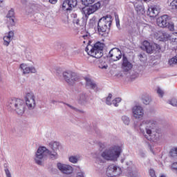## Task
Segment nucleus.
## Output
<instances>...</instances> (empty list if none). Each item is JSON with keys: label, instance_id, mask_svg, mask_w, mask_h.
Wrapping results in <instances>:
<instances>
[{"label": "nucleus", "instance_id": "42", "mask_svg": "<svg viewBox=\"0 0 177 177\" xmlns=\"http://www.w3.org/2000/svg\"><path fill=\"white\" fill-rule=\"evenodd\" d=\"M4 172L6 174V177H12V173L10 172V170L8 167H6L4 169Z\"/></svg>", "mask_w": 177, "mask_h": 177}, {"label": "nucleus", "instance_id": "24", "mask_svg": "<svg viewBox=\"0 0 177 177\" xmlns=\"http://www.w3.org/2000/svg\"><path fill=\"white\" fill-rule=\"evenodd\" d=\"M122 66L123 67H132V64L128 61V58L123 55L122 57Z\"/></svg>", "mask_w": 177, "mask_h": 177}, {"label": "nucleus", "instance_id": "14", "mask_svg": "<svg viewBox=\"0 0 177 177\" xmlns=\"http://www.w3.org/2000/svg\"><path fill=\"white\" fill-rule=\"evenodd\" d=\"M84 80L86 82V88L93 89L95 92H99V87L95 81L92 80V77L89 75L84 77Z\"/></svg>", "mask_w": 177, "mask_h": 177}, {"label": "nucleus", "instance_id": "32", "mask_svg": "<svg viewBox=\"0 0 177 177\" xmlns=\"http://www.w3.org/2000/svg\"><path fill=\"white\" fill-rule=\"evenodd\" d=\"M112 97L113 95L111 93H109L106 98V104H107L108 106H111V104H113V102H111Z\"/></svg>", "mask_w": 177, "mask_h": 177}, {"label": "nucleus", "instance_id": "59", "mask_svg": "<svg viewBox=\"0 0 177 177\" xmlns=\"http://www.w3.org/2000/svg\"><path fill=\"white\" fill-rule=\"evenodd\" d=\"M102 68H107V67H104V68L102 67Z\"/></svg>", "mask_w": 177, "mask_h": 177}, {"label": "nucleus", "instance_id": "25", "mask_svg": "<svg viewBox=\"0 0 177 177\" xmlns=\"http://www.w3.org/2000/svg\"><path fill=\"white\" fill-rule=\"evenodd\" d=\"M169 9L172 12H177V0H173L170 3Z\"/></svg>", "mask_w": 177, "mask_h": 177}, {"label": "nucleus", "instance_id": "1", "mask_svg": "<svg viewBox=\"0 0 177 177\" xmlns=\"http://www.w3.org/2000/svg\"><path fill=\"white\" fill-rule=\"evenodd\" d=\"M156 71L153 67H121L119 70L117 68H111L109 73L113 78H122L125 81H135L139 75L149 74Z\"/></svg>", "mask_w": 177, "mask_h": 177}, {"label": "nucleus", "instance_id": "18", "mask_svg": "<svg viewBox=\"0 0 177 177\" xmlns=\"http://www.w3.org/2000/svg\"><path fill=\"white\" fill-rule=\"evenodd\" d=\"M160 9L161 8H160V6H151L149 7L147 15L149 17H156V16H158Z\"/></svg>", "mask_w": 177, "mask_h": 177}, {"label": "nucleus", "instance_id": "27", "mask_svg": "<svg viewBox=\"0 0 177 177\" xmlns=\"http://www.w3.org/2000/svg\"><path fill=\"white\" fill-rule=\"evenodd\" d=\"M63 10H66L68 12V10H71V7H70V4L68 3V0H65L62 4Z\"/></svg>", "mask_w": 177, "mask_h": 177}, {"label": "nucleus", "instance_id": "50", "mask_svg": "<svg viewBox=\"0 0 177 177\" xmlns=\"http://www.w3.org/2000/svg\"><path fill=\"white\" fill-rule=\"evenodd\" d=\"M115 21H116V26L117 27H120V19L115 17Z\"/></svg>", "mask_w": 177, "mask_h": 177}, {"label": "nucleus", "instance_id": "30", "mask_svg": "<svg viewBox=\"0 0 177 177\" xmlns=\"http://www.w3.org/2000/svg\"><path fill=\"white\" fill-rule=\"evenodd\" d=\"M121 120L124 125H129V123L131 122V119L127 115H122Z\"/></svg>", "mask_w": 177, "mask_h": 177}, {"label": "nucleus", "instance_id": "21", "mask_svg": "<svg viewBox=\"0 0 177 177\" xmlns=\"http://www.w3.org/2000/svg\"><path fill=\"white\" fill-rule=\"evenodd\" d=\"M22 74H30V73H37V69L34 67H21Z\"/></svg>", "mask_w": 177, "mask_h": 177}, {"label": "nucleus", "instance_id": "39", "mask_svg": "<svg viewBox=\"0 0 177 177\" xmlns=\"http://www.w3.org/2000/svg\"><path fill=\"white\" fill-rule=\"evenodd\" d=\"M169 64H170V66H172V64H177V55L169 60Z\"/></svg>", "mask_w": 177, "mask_h": 177}, {"label": "nucleus", "instance_id": "53", "mask_svg": "<svg viewBox=\"0 0 177 177\" xmlns=\"http://www.w3.org/2000/svg\"><path fill=\"white\" fill-rule=\"evenodd\" d=\"M73 22L75 24H77V26H80V19H74Z\"/></svg>", "mask_w": 177, "mask_h": 177}, {"label": "nucleus", "instance_id": "45", "mask_svg": "<svg viewBox=\"0 0 177 177\" xmlns=\"http://www.w3.org/2000/svg\"><path fill=\"white\" fill-rule=\"evenodd\" d=\"M149 175L151 177H156V171H154V169H150L149 171Z\"/></svg>", "mask_w": 177, "mask_h": 177}, {"label": "nucleus", "instance_id": "56", "mask_svg": "<svg viewBox=\"0 0 177 177\" xmlns=\"http://www.w3.org/2000/svg\"><path fill=\"white\" fill-rule=\"evenodd\" d=\"M159 37H158L159 39H160V38L161 39H162V37H161V35H162V33H161V32H159Z\"/></svg>", "mask_w": 177, "mask_h": 177}, {"label": "nucleus", "instance_id": "51", "mask_svg": "<svg viewBox=\"0 0 177 177\" xmlns=\"http://www.w3.org/2000/svg\"><path fill=\"white\" fill-rule=\"evenodd\" d=\"M50 3H52L53 5H55V3H57V0H48Z\"/></svg>", "mask_w": 177, "mask_h": 177}, {"label": "nucleus", "instance_id": "40", "mask_svg": "<svg viewBox=\"0 0 177 177\" xmlns=\"http://www.w3.org/2000/svg\"><path fill=\"white\" fill-rule=\"evenodd\" d=\"M88 24L90 27H93L96 24V18L93 17L90 19Z\"/></svg>", "mask_w": 177, "mask_h": 177}, {"label": "nucleus", "instance_id": "23", "mask_svg": "<svg viewBox=\"0 0 177 177\" xmlns=\"http://www.w3.org/2000/svg\"><path fill=\"white\" fill-rule=\"evenodd\" d=\"M169 154L171 158H175L177 160V147H173L170 149Z\"/></svg>", "mask_w": 177, "mask_h": 177}, {"label": "nucleus", "instance_id": "10", "mask_svg": "<svg viewBox=\"0 0 177 177\" xmlns=\"http://www.w3.org/2000/svg\"><path fill=\"white\" fill-rule=\"evenodd\" d=\"M141 49H142V50H146L147 53L151 54L153 50H160L161 48L160 47V45L157 44H151L150 42L145 40L142 42Z\"/></svg>", "mask_w": 177, "mask_h": 177}, {"label": "nucleus", "instance_id": "13", "mask_svg": "<svg viewBox=\"0 0 177 177\" xmlns=\"http://www.w3.org/2000/svg\"><path fill=\"white\" fill-rule=\"evenodd\" d=\"M57 167L58 169L65 175H71V174H73V169L71 165L58 162Z\"/></svg>", "mask_w": 177, "mask_h": 177}, {"label": "nucleus", "instance_id": "6", "mask_svg": "<svg viewBox=\"0 0 177 177\" xmlns=\"http://www.w3.org/2000/svg\"><path fill=\"white\" fill-rule=\"evenodd\" d=\"M111 23H113V17L110 15L104 16L99 19L97 23V30L100 35L109 34V31H110V28L111 27Z\"/></svg>", "mask_w": 177, "mask_h": 177}, {"label": "nucleus", "instance_id": "55", "mask_svg": "<svg viewBox=\"0 0 177 177\" xmlns=\"http://www.w3.org/2000/svg\"><path fill=\"white\" fill-rule=\"evenodd\" d=\"M26 66H27V64H20V67H26Z\"/></svg>", "mask_w": 177, "mask_h": 177}, {"label": "nucleus", "instance_id": "44", "mask_svg": "<svg viewBox=\"0 0 177 177\" xmlns=\"http://www.w3.org/2000/svg\"><path fill=\"white\" fill-rule=\"evenodd\" d=\"M157 93L160 97H162L164 96V91L161 89V88H158Z\"/></svg>", "mask_w": 177, "mask_h": 177}, {"label": "nucleus", "instance_id": "28", "mask_svg": "<svg viewBox=\"0 0 177 177\" xmlns=\"http://www.w3.org/2000/svg\"><path fill=\"white\" fill-rule=\"evenodd\" d=\"M7 26L8 28L16 26V21H15V18H8L7 19Z\"/></svg>", "mask_w": 177, "mask_h": 177}, {"label": "nucleus", "instance_id": "4", "mask_svg": "<svg viewBox=\"0 0 177 177\" xmlns=\"http://www.w3.org/2000/svg\"><path fill=\"white\" fill-rule=\"evenodd\" d=\"M48 156L53 160H57V158H59L57 153L50 152L46 147H39L35 155V162H36L37 165H42V163L45 161V158H46Z\"/></svg>", "mask_w": 177, "mask_h": 177}, {"label": "nucleus", "instance_id": "7", "mask_svg": "<svg viewBox=\"0 0 177 177\" xmlns=\"http://www.w3.org/2000/svg\"><path fill=\"white\" fill-rule=\"evenodd\" d=\"M8 107L9 110H14L19 115H22L24 114L26 105L24 100L14 99L10 101Z\"/></svg>", "mask_w": 177, "mask_h": 177}, {"label": "nucleus", "instance_id": "15", "mask_svg": "<svg viewBox=\"0 0 177 177\" xmlns=\"http://www.w3.org/2000/svg\"><path fill=\"white\" fill-rule=\"evenodd\" d=\"M132 113L133 117L136 118V120H139V118H142L143 115H145V110L143 109V107L136 105L132 108Z\"/></svg>", "mask_w": 177, "mask_h": 177}, {"label": "nucleus", "instance_id": "5", "mask_svg": "<svg viewBox=\"0 0 177 177\" xmlns=\"http://www.w3.org/2000/svg\"><path fill=\"white\" fill-rule=\"evenodd\" d=\"M104 48V44L100 41L95 43L93 46L91 45V41H88V44L85 49L89 56L95 57V59H100L103 56V49Z\"/></svg>", "mask_w": 177, "mask_h": 177}, {"label": "nucleus", "instance_id": "57", "mask_svg": "<svg viewBox=\"0 0 177 177\" xmlns=\"http://www.w3.org/2000/svg\"><path fill=\"white\" fill-rule=\"evenodd\" d=\"M0 81H2V75L1 74V72H0Z\"/></svg>", "mask_w": 177, "mask_h": 177}, {"label": "nucleus", "instance_id": "33", "mask_svg": "<svg viewBox=\"0 0 177 177\" xmlns=\"http://www.w3.org/2000/svg\"><path fill=\"white\" fill-rule=\"evenodd\" d=\"M95 2V0H82V5L84 6H89V5H92Z\"/></svg>", "mask_w": 177, "mask_h": 177}, {"label": "nucleus", "instance_id": "61", "mask_svg": "<svg viewBox=\"0 0 177 177\" xmlns=\"http://www.w3.org/2000/svg\"><path fill=\"white\" fill-rule=\"evenodd\" d=\"M103 67H106V66H103Z\"/></svg>", "mask_w": 177, "mask_h": 177}, {"label": "nucleus", "instance_id": "58", "mask_svg": "<svg viewBox=\"0 0 177 177\" xmlns=\"http://www.w3.org/2000/svg\"><path fill=\"white\" fill-rule=\"evenodd\" d=\"M160 177H166L165 175L162 174L160 176Z\"/></svg>", "mask_w": 177, "mask_h": 177}, {"label": "nucleus", "instance_id": "31", "mask_svg": "<svg viewBox=\"0 0 177 177\" xmlns=\"http://www.w3.org/2000/svg\"><path fill=\"white\" fill-rule=\"evenodd\" d=\"M122 99L121 97H116L113 100H112V104L115 106V107H118L120 106V103H121V101Z\"/></svg>", "mask_w": 177, "mask_h": 177}, {"label": "nucleus", "instance_id": "16", "mask_svg": "<svg viewBox=\"0 0 177 177\" xmlns=\"http://www.w3.org/2000/svg\"><path fill=\"white\" fill-rule=\"evenodd\" d=\"M169 21V16L167 15H164L160 17H158L156 20V23L158 27L162 28H165L168 27V23Z\"/></svg>", "mask_w": 177, "mask_h": 177}, {"label": "nucleus", "instance_id": "48", "mask_svg": "<svg viewBox=\"0 0 177 177\" xmlns=\"http://www.w3.org/2000/svg\"><path fill=\"white\" fill-rule=\"evenodd\" d=\"M82 38H84V39H89V38H91V35L88 32H86L85 35H82Z\"/></svg>", "mask_w": 177, "mask_h": 177}, {"label": "nucleus", "instance_id": "43", "mask_svg": "<svg viewBox=\"0 0 177 177\" xmlns=\"http://www.w3.org/2000/svg\"><path fill=\"white\" fill-rule=\"evenodd\" d=\"M6 37L10 39H13V37H15V32L13 31H10Z\"/></svg>", "mask_w": 177, "mask_h": 177}, {"label": "nucleus", "instance_id": "60", "mask_svg": "<svg viewBox=\"0 0 177 177\" xmlns=\"http://www.w3.org/2000/svg\"><path fill=\"white\" fill-rule=\"evenodd\" d=\"M176 53H177V48L176 49Z\"/></svg>", "mask_w": 177, "mask_h": 177}, {"label": "nucleus", "instance_id": "9", "mask_svg": "<svg viewBox=\"0 0 177 177\" xmlns=\"http://www.w3.org/2000/svg\"><path fill=\"white\" fill-rule=\"evenodd\" d=\"M121 174H122V170H121L120 167L111 165L106 168L105 175L107 177H116L120 176Z\"/></svg>", "mask_w": 177, "mask_h": 177}, {"label": "nucleus", "instance_id": "47", "mask_svg": "<svg viewBox=\"0 0 177 177\" xmlns=\"http://www.w3.org/2000/svg\"><path fill=\"white\" fill-rule=\"evenodd\" d=\"M55 71L57 75H60L62 74V68H55Z\"/></svg>", "mask_w": 177, "mask_h": 177}, {"label": "nucleus", "instance_id": "38", "mask_svg": "<svg viewBox=\"0 0 177 177\" xmlns=\"http://www.w3.org/2000/svg\"><path fill=\"white\" fill-rule=\"evenodd\" d=\"M63 104H66V106H68V107L71 108V110H74V111H77L78 113H84V111H81V110H80V109H77V108L70 105L69 104H66V103H64V102H63Z\"/></svg>", "mask_w": 177, "mask_h": 177}, {"label": "nucleus", "instance_id": "37", "mask_svg": "<svg viewBox=\"0 0 177 177\" xmlns=\"http://www.w3.org/2000/svg\"><path fill=\"white\" fill-rule=\"evenodd\" d=\"M3 41V45L5 46H9L10 42H12V40L10 39H8V37H7L6 36H4Z\"/></svg>", "mask_w": 177, "mask_h": 177}, {"label": "nucleus", "instance_id": "29", "mask_svg": "<svg viewBox=\"0 0 177 177\" xmlns=\"http://www.w3.org/2000/svg\"><path fill=\"white\" fill-rule=\"evenodd\" d=\"M143 104H150V102H151V97L149 95H144L142 98Z\"/></svg>", "mask_w": 177, "mask_h": 177}, {"label": "nucleus", "instance_id": "3", "mask_svg": "<svg viewBox=\"0 0 177 177\" xmlns=\"http://www.w3.org/2000/svg\"><path fill=\"white\" fill-rule=\"evenodd\" d=\"M157 121L154 119H147L143 120L139 126L141 133L151 142H157L160 139V134L155 132Z\"/></svg>", "mask_w": 177, "mask_h": 177}, {"label": "nucleus", "instance_id": "12", "mask_svg": "<svg viewBox=\"0 0 177 177\" xmlns=\"http://www.w3.org/2000/svg\"><path fill=\"white\" fill-rule=\"evenodd\" d=\"M26 104L29 110L35 109V95L32 92L26 93L25 97Z\"/></svg>", "mask_w": 177, "mask_h": 177}, {"label": "nucleus", "instance_id": "35", "mask_svg": "<svg viewBox=\"0 0 177 177\" xmlns=\"http://www.w3.org/2000/svg\"><path fill=\"white\" fill-rule=\"evenodd\" d=\"M7 19H15V10L13 9H11L8 11L7 15Z\"/></svg>", "mask_w": 177, "mask_h": 177}, {"label": "nucleus", "instance_id": "22", "mask_svg": "<svg viewBox=\"0 0 177 177\" xmlns=\"http://www.w3.org/2000/svg\"><path fill=\"white\" fill-rule=\"evenodd\" d=\"M81 158V156L75 155V156H71L68 158V161H70L72 164H77L80 159Z\"/></svg>", "mask_w": 177, "mask_h": 177}, {"label": "nucleus", "instance_id": "52", "mask_svg": "<svg viewBox=\"0 0 177 177\" xmlns=\"http://www.w3.org/2000/svg\"><path fill=\"white\" fill-rule=\"evenodd\" d=\"M50 103H52V104H57V103H59V101L55 100H52L50 101Z\"/></svg>", "mask_w": 177, "mask_h": 177}, {"label": "nucleus", "instance_id": "41", "mask_svg": "<svg viewBox=\"0 0 177 177\" xmlns=\"http://www.w3.org/2000/svg\"><path fill=\"white\" fill-rule=\"evenodd\" d=\"M167 28H168V29H169L170 31H174V30H175L174 26V23H172V22H170V23H169V22H168V24H167Z\"/></svg>", "mask_w": 177, "mask_h": 177}, {"label": "nucleus", "instance_id": "8", "mask_svg": "<svg viewBox=\"0 0 177 177\" xmlns=\"http://www.w3.org/2000/svg\"><path fill=\"white\" fill-rule=\"evenodd\" d=\"M64 80L68 85H74L75 82L80 81V74L73 71H65L62 73Z\"/></svg>", "mask_w": 177, "mask_h": 177}, {"label": "nucleus", "instance_id": "17", "mask_svg": "<svg viewBox=\"0 0 177 177\" xmlns=\"http://www.w3.org/2000/svg\"><path fill=\"white\" fill-rule=\"evenodd\" d=\"M109 57H112V60H113V62H117L122 57V53H121V50L120 49L114 48L109 51Z\"/></svg>", "mask_w": 177, "mask_h": 177}, {"label": "nucleus", "instance_id": "49", "mask_svg": "<svg viewBox=\"0 0 177 177\" xmlns=\"http://www.w3.org/2000/svg\"><path fill=\"white\" fill-rule=\"evenodd\" d=\"M76 177H85V173L84 171H79L77 173Z\"/></svg>", "mask_w": 177, "mask_h": 177}, {"label": "nucleus", "instance_id": "11", "mask_svg": "<svg viewBox=\"0 0 177 177\" xmlns=\"http://www.w3.org/2000/svg\"><path fill=\"white\" fill-rule=\"evenodd\" d=\"M100 2L98 1L93 6L83 8L82 12L83 15H85V17H86L87 16H89L90 15L95 13V12H97V10H99V9H100Z\"/></svg>", "mask_w": 177, "mask_h": 177}, {"label": "nucleus", "instance_id": "26", "mask_svg": "<svg viewBox=\"0 0 177 177\" xmlns=\"http://www.w3.org/2000/svg\"><path fill=\"white\" fill-rule=\"evenodd\" d=\"M86 100H88V95L83 93L80 95L78 102L80 104H84V103L86 102Z\"/></svg>", "mask_w": 177, "mask_h": 177}, {"label": "nucleus", "instance_id": "2", "mask_svg": "<svg viewBox=\"0 0 177 177\" xmlns=\"http://www.w3.org/2000/svg\"><path fill=\"white\" fill-rule=\"evenodd\" d=\"M121 154V147L113 146L105 149L102 153L95 152L92 153L91 156L95 160V164H104L106 161H117L118 157Z\"/></svg>", "mask_w": 177, "mask_h": 177}, {"label": "nucleus", "instance_id": "19", "mask_svg": "<svg viewBox=\"0 0 177 177\" xmlns=\"http://www.w3.org/2000/svg\"><path fill=\"white\" fill-rule=\"evenodd\" d=\"M133 3L137 13H138V15H144L145 7L143 6V3H142L141 0H138V1L133 2Z\"/></svg>", "mask_w": 177, "mask_h": 177}, {"label": "nucleus", "instance_id": "46", "mask_svg": "<svg viewBox=\"0 0 177 177\" xmlns=\"http://www.w3.org/2000/svg\"><path fill=\"white\" fill-rule=\"evenodd\" d=\"M138 57L140 62H145V59H146V55L145 54H140L138 55Z\"/></svg>", "mask_w": 177, "mask_h": 177}, {"label": "nucleus", "instance_id": "54", "mask_svg": "<svg viewBox=\"0 0 177 177\" xmlns=\"http://www.w3.org/2000/svg\"><path fill=\"white\" fill-rule=\"evenodd\" d=\"M3 6V0H0V7L2 8Z\"/></svg>", "mask_w": 177, "mask_h": 177}, {"label": "nucleus", "instance_id": "36", "mask_svg": "<svg viewBox=\"0 0 177 177\" xmlns=\"http://www.w3.org/2000/svg\"><path fill=\"white\" fill-rule=\"evenodd\" d=\"M169 104L173 106V107H177V99L176 98H171L169 100Z\"/></svg>", "mask_w": 177, "mask_h": 177}, {"label": "nucleus", "instance_id": "34", "mask_svg": "<svg viewBox=\"0 0 177 177\" xmlns=\"http://www.w3.org/2000/svg\"><path fill=\"white\" fill-rule=\"evenodd\" d=\"M68 3H69V6L71 9H73V8H75V6H77L78 1H77V0H68Z\"/></svg>", "mask_w": 177, "mask_h": 177}, {"label": "nucleus", "instance_id": "20", "mask_svg": "<svg viewBox=\"0 0 177 177\" xmlns=\"http://www.w3.org/2000/svg\"><path fill=\"white\" fill-rule=\"evenodd\" d=\"M48 146L52 150L50 151L51 153H57V151L59 150V146H60V143L56 141H51L49 143Z\"/></svg>", "mask_w": 177, "mask_h": 177}]
</instances>
